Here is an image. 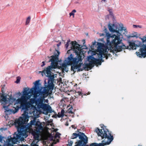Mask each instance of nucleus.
<instances>
[{
    "instance_id": "7ed1b4c3",
    "label": "nucleus",
    "mask_w": 146,
    "mask_h": 146,
    "mask_svg": "<svg viewBox=\"0 0 146 146\" xmlns=\"http://www.w3.org/2000/svg\"><path fill=\"white\" fill-rule=\"evenodd\" d=\"M35 88L36 89V88ZM38 92L37 91L36 92L35 91V88H31L30 90L29 89H25L23 92V95L20 98L17 99L16 101V103L20 104V107H18L16 108L15 109V111L14 113L17 112L19 108L21 109L22 110H24V112L25 111H26V112H27V110L29 108V106L27 101V100L31 97V96H27L29 94H32L33 95V97L35 98L34 99L36 100V99L38 96L36 94V93ZM32 99H31V100L33 102V103L35 102H33L32 101Z\"/></svg>"
},
{
    "instance_id": "9d476101",
    "label": "nucleus",
    "mask_w": 146,
    "mask_h": 146,
    "mask_svg": "<svg viewBox=\"0 0 146 146\" xmlns=\"http://www.w3.org/2000/svg\"><path fill=\"white\" fill-rule=\"evenodd\" d=\"M25 125L27 129H29V132L32 128V125L35 126V130L37 132L40 133L41 131L43 130V127L42 126L41 123L39 121H36V119L35 118L33 120H31L30 121V123L26 124Z\"/></svg>"
},
{
    "instance_id": "4468645a",
    "label": "nucleus",
    "mask_w": 146,
    "mask_h": 146,
    "mask_svg": "<svg viewBox=\"0 0 146 146\" xmlns=\"http://www.w3.org/2000/svg\"><path fill=\"white\" fill-rule=\"evenodd\" d=\"M140 52H136V55L139 57H146V45L143 46V47L140 49Z\"/></svg>"
},
{
    "instance_id": "e433bc0d",
    "label": "nucleus",
    "mask_w": 146,
    "mask_h": 146,
    "mask_svg": "<svg viewBox=\"0 0 146 146\" xmlns=\"http://www.w3.org/2000/svg\"><path fill=\"white\" fill-rule=\"evenodd\" d=\"M65 125H66V126H68V125H69V123H68V121H67L66 122L65 124Z\"/></svg>"
},
{
    "instance_id": "f704fd0d",
    "label": "nucleus",
    "mask_w": 146,
    "mask_h": 146,
    "mask_svg": "<svg viewBox=\"0 0 146 146\" xmlns=\"http://www.w3.org/2000/svg\"><path fill=\"white\" fill-rule=\"evenodd\" d=\"M58 117L60 118L61 117H62L63 116L61 115L60 114V113H58Z\"/></svg>"
},
{
    "instance_id": "49530a36",
    "label": "nucleus",
    "mask_w": 146,
    "mask_h": 146,
    "mask_svg": "<svg viewBox=\"0 0 146 146\" xmlns=\"http://www.w3.org/2000/svg\"><path fill=\"white\" fill-rule=\"evenodd\" d=\"M55 136H56V137L57 136V133H56V135H55Z\"/></svg>"
},
{
    "instance_id": "1a4fd4ad",
    "label": "nucleus",
    "mask_w": 146,
    "mask_h": 146,
    "mask_svg": "<svg viewBox=\"0 0 146 146\" xmlns=\"http://www.w3.org/2000/svg\"><path fill=\"white\" fill-rule=\"evenodd\" d=\"M48 96L46 95L41 98H37L36 100L32 99V100L33 102H35V103L38 109H41L43 110H47L50 113H51L52 112L51 107L49 106H48L46 104L43 103L44 98Z\"/></svg>"
},
{
    "instance_id": "ea45409f",
    "label": "nucleus",
    "mask_w": 146,
    "mask_h": 146,
    "mask_svg": "<svg viewBox=\"0 0 146 146\" xmlns=\"http://www.w3.org/2000/svg\"><path fill=\"white\" fill-rule=\"evenodd\" d=\"M2 137L0 135V142L2 141Z\"/></svg>"
},
{
    "instance_id": "79ce46f5",
    "label": "nucleus",
    "mask_w": 146,
    "mask_h": 146,
    "mask_svg": "<svg viewBox=\"0 0 146 146\" xmlns=\"http://www.w3.org/2000/svg\"><path fill=\"white\" fill-rule=\"evenodd\" d=\"M21 146H28L27 145L23 144Z\"/></svg>"
},
{
    "instance_id": "09e8293b",
    "label": "nucleus",
    "mask_w": 146,
    "mask_h": 146,
    "mask_svg": "<svg viewBox=\"0 0 146 146\" xmlns=\"http://www.w3.org/2000/svg\"><path fill=\"white\" fill-rule=\"evenodd\" d=\"M70 51V50H68V52Z\"/></svg>"
},
{
    "instance_id": "423d86ee",
    "label": "nucleus",
    "mask_w": 146,
    "mask_h": 146,
    "mask_svg": "<svg viewBox=\"0 0 146 146\" xmlns=\"http://www.w3.org/2000/svg\"><path fill=\"white\" fill-rule=\"evenodd\" d=\"M121 42L122 40L119 36L115 35L112 36L109 35L107 36V42L105 46L107 47V49L108 50L110 48L115 51H121L124 48V47H126Z\"/></svg>"
},
{
    "instance_id": "cd10ccee",
    "label": "nucleus",
    "mask_w": 146,
    "mask_h": 146,
    "mask_svg": "<svg viewBox=\"0 0 146 146\" xmlns=\"http://www.w3.org/2000/svg\"><path fill=\"white\" fill-rule=\"evenodd\" d=\"M76 11L74 9V10H73L69 14H70V16H72V15H73L74 16V13H76Z\"/></svg>"
},
{
    "instance_id": "c756f323",
    "label": "nucleus",
    "mask_w": 146,
    "mask_h": 146,
    "mask_svg": "<svg viewBox=\"0 0 146 146\" xmlns=\"http://www.w3.org/2000/svg\"><path fill=\"white\" fill-rule=\"evenodd\" d=\"M133 27L134 28H136L137 27H139V28H141L142 27L141 26L139 25H133Z\"/></svg>"
},
{
    "instance_id": "a211bd4d",
    "label": "nucleus",
    "mask_w": 146,
    "mask_h": 146,
    "mask_svg": "<svg viewBox=\"0 0 146 146\" xmlns=\"http://www.w3.org/2000/svg\"><path fill=\"white\" fill-rule=\"evenodd\" d=\"M94 63H90L89 64H85L84 66L83 67V68L82 69H83V70L87 68H91L94 66Z\"/></svg>"
},
{
    "instance_id": "f03ea898",
    "label": "nucleus",
    "mask_w": 146,
    "mask_h": 146,
    "mask_svg": "<svg viewBox=\"0 0 146 146\" xmlns=\"http://www.w3.org/2000/svg\"><path fill=\"white\" fill-rule=\"evenodd\" d=\"M60 54V52L56 49L54 53V55L52 56L49 62H51V64L44 69L42 71L40 72L42 73V76L45 75L48 77V79L47 85H45V88H47L48 92L50 93V95L52 93L53 89L54 75L51 74V71L53 69L56 68L57 66V62L58 60V56Z\"/></svg>"
},
{
    "instance_id": "f257e3e1",
    "label": "nucleus",
    "mask_w": 146,
    "mask_h": 146,
    "mask_svg": "<svg viewBox=\"0 0 146 146\" xmlns=\"http://www.w3.org/2000/svg\"><path fill=\"white\" fill-rule=\"evenodd\" d=\"M72 48L73 51L76 55V57L74 58V55L71 54L65 60L66 61L67 64L71 65V71L75 73L83 70V69H81V67L82 64V59L81 53L82 52V46L77 43L76 41H72Z\"/></svg>"
},
{
    "instance_id": "c9c22d12",
    "label": "nucleus",
    "mask_w": 146,
    "mask_h": 146,
    "mask_svg": "<svg viewBox=\"0 0 146 146\" xmlns=\"http://www.w3.org/2000/svg\"><path fill=\"white\" fill-rule=\"evenodd\" d=\"M42 64L41 65V66L42 67L45 65V62L44 61L42 62Z\"/></svg>"
},
{
    "instance_id": "4be33fe9",
    "label": "nucleus",
    "mask_w": 146,
    "mask_h": 146,
    "mask_svg": "<svg viewBox=\"0 0 146 146\" xmlns=\"http://www.w3.org/2000/svg\"><path fill=\"white\" fill-rule=\"evenodd\" d=\"M70 42V40L69 39L68 40L66 44L65 45V47L66 48H67L69 46V43H70V44H71V45H72V46H71V49L73 50V49H72V42L71 43Z\"/></svg>"
},
{
    "instance_id": "7c9ffc66",
    "label": "nucleus",
    "mask_w": 146,
    "mask_h": 146,
    "mask_svg": "<svg viewBox=\"0 0 146 146\" xmlns=\"http://www.w3.org/2000/svg\"><path fill=\"white\" fill-rule=\"evenodd\" d=\"M64 110H61V113H60V114L63 117L64 115Z\"/></svg>"
},
{
    "instance_id": "a19ab883",
    "label": "nucleus",
    "mask_w": 146,
    "mask_h": 146,
    "mask_svg": "<svg viewBox=\"0 0 146 146\" xmlns=\"http://www.w3.org/2000/svg\"><path fill=\"white\" fill-rule=\"evenodd\" d=\"M33 146H38V145L36 144H34L33 145Z\"/></svg>"
},
{
    "instance_id": "6e6552de",
    "label": "nucleus",
    "mask_w": 146,
    "mask_h": 146,
    "mask_svg": "<svg viewBox=\"0 0 146 146\" xmlns=\"http://www.w3.org/2000/svg\"><path fill=\"white\" fill-rule=\"evenodd\" d=\"M4 89L3 88H2L1 91L2 93H1L0 95L3 94L4 96L6 97L7 102V104H4L3 106V108L5 110V111L9 112V114H11L12 113L14 114L15 113H14L15 111V109L16 108L18 107H20V104L16 103L17 100H16L15 98H13L11 95L9 96V98H8L7 100L6 96H5L3 94V89Z\"/></svg>"
},
{
    "instance_id": "a878e982",
    "label": "nucleus",
    "mask_w": 146,
    "mask_h": 146,
    "mask_svg": "<svg viewBox=\"0 0 146 146\" xmlns=\"http://www.w3.org/2000/svg\"><path fill=\"white\" fill-rule=\"evenodd\" d=\"M73 108L71 106L67 110V112L68 113H71L72 114H74V112L72 111Z\"/></svg>"
},
{
    "instance_id": "72a5a7b5",
    "label": "nucleus",
    "mask_w": 146,
    "mask_h": 146,
    "mask_svg": "<svg viewBox=\"0 0 146 146\" xmlns=\"http://www.w3.org/2000/svg\"><path fill=\"white\" fill-rule=\"evenodd\" d=\"M107 50L108 49H107L106 50V52H105V53L106 54L107 56L108 57V56H110L111 54H108V51H107Z\"/></svg>"
},
{
    "instance_id": "8fccbe9b",
    "label": "nucleus",
    "mask_w": 146,
    "mask_h": 146,
    "mask_svg": "<svg viewBox=\"0 0 146 146\" xmlns=\"http://www.w3.org/2000/svg\"><path fill=\"white\" fill-rule=\"evenodd\" d=\"M85 42V41H84V44Z\"/></svg>"
},
{
    "instance_id": "dca6fc26",
    "label": "nucleus",
    "mask_w": 146,
    "mask_h": 146,
    "mask_svg": "<svg viewBox=\"0 0 146 146\" xmlns=\"http://www.w3.org/2000/svg\"><path fill=\"white\" fill-rule=\"evenodd\" d=\"M75 92L74 93V97H75V98H78L79 96H82V97H83V96L84 95H86L90 94V92H88L87 93H82L81 92L78 91L76 92L75 91Z\"/></svg>"
},
{
    "instance_id": "bb28decb",
    "label": "nucleus",
    "mask_w": 146,
    "mask_h": 146,
    "mask_svg": "<svg viewBox=\"0 0 146 146\" xmlns=\"http://www.w3.org/2000/svg\"><path fill=\"white\" fill-rule=\"evenodd\" d=\"M31 20V17L30 16L28 17L27 18L26 22V25H28L29 23Z\"/></svg>"
},
{
    "instance_id": "4c0bfd02",
    "label": "nucleus",
    "mask_w": 146,
    "mask_h": 146,
    "mask_svg": "<svg viewBox=\"0 0 146 146\" xmlns=\"http://www.w3.org/2000/svg\"><path fill=\"white\" fill-rule=\"evenodd\" d=\"M61 42H60L59 43L57 44V46L58 47H59L61 45Z\"/></svg>"
},
{
    "instance_id": "20e7f679",
    "label": "nucleus",
    "mask_w": 146,
    "mask_h": 146,
    "mask_svg": "<svg viewBox=\"0 0 146 146\" xmlns=\"http://www.w3.org/2000/svg\"><path fill=\"white\" fill-rule=\"evenodd\" d=\"M100 126L102 129H100L97 128L95 131L97 133L98 136H101L102 139L105 138V139L102 141L101 143H92L90 145V146H104L109 145L113 139V135L111 131L107 129L106 127L103 124H101Z\"/></svg>"
},
{
    "instance_id": "f3484780",
    "label": "nucleus",
    "mask_w": 146,
    "mask_h": 146,
    "mask_svg": "<svg viewBox=\"0 0 146 146\" xmlns=\"http://www.w3.org/2000/svg\"><path fill=\"white\" fill-rule=\"evenodd\" d=\"M126 47H124V49H130L131 48L132 49H135L136 48V46L134 42H129V46H125Z\"/></svg>"
},
{
    "instance_id": "2f4dec72",
    "label": "nucleus",
    "mask_w": 146,
    "mask_h": 146,
    "mask_svg": "<svg viewBox=\"0 0 146 146\" xmlns=\"http://www.w3.org/2000/svg\"><path fill=\"white\" fill-rule=\"evenodd\" d=\"M108 11L109 12L110 15L113 16V14L112 11V9H110L108 10Z\"/></svg>"
},
{
    "instance_id": "412c9836",
    "label": "nucleus",
    "mask_w": 146,
    "mask_h": 146,
    "mask_svg": "<svg viewBox=\"0 0 146 146\" xmlns=\"http://www.w3.org/2000/svg\"><path fill=\"white\" fill-rule=\"evenodd\" d=\"M96 58L92 56H90L88 58V60L89 62L94 63V64Z\"/></svg>"
},
{
    "instance_id": "c85d7f7f",
    "label": "nucleus",
    "mask_w": 146,
    "mask_h": 146,
    "mask_svg": "<svg viewBox=\"0 0 146 146\" xmlns=\"http://www.w3.org/2000/svg\"><path fill=\"white\" fill-rule=\"evenodd\" d=\"M21 78L20 77H18L17 78V80L15 82L17 83H18L20 81Z\"/></svg>"
},
{
    "instance_id": "aec40b11",
    "label": "nucleus",
    "mask_w": 146,
    "mask_h": 146,
    "mask_svg": "<svg viewBox=\"0 0 146 146\" xmlns=\"http://www.w3.org/2000/svg\"><path fill=\"white\" fill-rule=\"evenodd\" d=\"M40 133L37 132L36 131L33 133V135L35 139L38 140L39 137V133Z\"/></svg>"
},
{
    "instance_id": "39448f33",
    "label": "nucleus",
    "mask_w": 146,
    "mask_h": 146,
    "mask_svg": "<svg viewBox=\"0 0 146 146\" xmlns=\"http://www.w3.org/2000/svg\"><path fill=\"white\" fill-rule=\"evenodd\" d=\"M28 113L25 111L22 114V117H20L18 119L15 120V125L17 128L18 133L16 134V138L18 141L21 138V136H27L26 133L29 132L25 125L26 119L29 118Z\"/></svg>"
},
{
    "instance_id": "473e14b6",
    "label": "nucleus",
    "mask_w": 146,
    "mask_h": 146,
    "mask_svg": "<svg viewBox=\"0 0 146 146\" xmlns=\"http://www.w3.org/2000/svg\"><path fill=\"white\" fill-rule=\"evenodd\" d=\"M7 142L8 144H9L11 142H12L11 138L10 139H8L7 140Z\"/></svg>"
},
{
    "instance_id": "a18cd8bd",
    "label": "nucleus",
    "mask_w": 146,
    "mask_h": 146,
    "mask_svg": "<svg viewBox=\"0 0 146 146\" xmlns=\"http://www.w3.org/2000/svg\"><path fill=\"white\" fill-rule=\"evenodd\" d=\"M135 36H129V37H134Z\"/></svg>"
},
{
    "instance_id": "6ab92c4d",
    "label": "nucleus",
    "mask_w": 146,
    "mask_h": 146,
    "mask_svg": "<svg viewBox=\"0 0 146 146\" xmlns=\"http://www.w3.org/2000/svg\"><path fill=\"white\" fill-rule=\"evenodd\" d=\"M67 65H68L67 64L66 61L64 60V61L63 63L61 65V69L64 70H66Z\"/></svg>"
},
{
    "instance_id": "37998d69",
    "label": "nucleus",
    "mask_w": 146,
    "mask_h": 146,
    "mask_svg": "<svg viewBox=\"0 0 146 146\" xmlns=\"http://www.w3.org/2000/svg\"><path fill=\"white\" fill-rule=\"evenodd\" d=\"M72 143H73V142H72V141H71L70 142V145H72Z\"/></svg>"
},
{
    "instance_id": "5701e85b",
    "label": "nucleus",
    "mask_w": 146,
    "mask_h": 146,
    "mask_svg": "<svg viewBox=\"0 0 146 146\" xmlns=\"http://www.w3.org/2000/svg\"><path fill=\"white\" fill-rule=\"evenodd\" d=\"M11 140L12 143L13 144H15L16 143V142L18 141L16 137L15 136H14L13 138H11Z\"/></svg>"
},
{
    "instance_id": "f8f14e48",
    "label": "nucleus",
    "mask_w": 146,
    "mask_h": 146,
    "mask_svg": "<svg viewBox=\"0 0 146 146\" xmlns=\"http://www.w3.org/2000/svg\"><path fill=\"white\" fill-rule=\"evenodd\" d=\"M39 80L36 81L34 83V87L32 88H36L35 89V91L38 92L36 93V94L38 96H39L38 98H41L46 95L48 96V95H50V93L48 92L47 88H45V86L43 88L42 91L38 90L37 86L39 84Z\"/></svg>"
},
{
    "instance_id": "b1692460",
    "label": "nucleus",
    "mask_w": 146,
    "mask_h": 146,
    "mask_svg": "<svg viewBox=\"0 0 146 146\" xmlns=\"http://www.w3.org/2000/svg\"><path fill=\"white\" fill-rule=\"evenodd\" d=\"M143 44L141 46V47H143V46L144 45H146V37H145L144 39L143 38H141Z\"/></svg>"
},
{
    "instance_id": "0eeeda50",
    "label": "nucleus",
    "mask_w": 146,
    "mask_h": 146,
    "mask_svg": "<svg viewBox=\"0 0 146 146\" xmlns=\"http://www.w3.org/2000/svg\"><path fill=\"white\" fill-rule=\"evenodd\" d=\"M92 46H94L97 45L98 46L97 51L99 53L97 54L99 59H95L94 64L96 65H101L102 62H104V60L103 59V58H105L106 59L108 58V57L105 53L106 52L107 50V47L105 46V45L103 43L94 42H92Z\"/></svg>"
},
{
    "instance_id": "58836bf2",
    "label": "nucleus",
    "mask_w": 146,
    "mask_h": 146,
    "mask_svg": "<svg viewBox=\"0 0 146 146\" xmlns=\"http://www.w3.org/2000/svg\"><path fill=\"white\" fill-rule=\"evenodd\" d=\"M71 127L73 128H74L75 129L76 128V127H75V126L74 125H72L71 126Z\"/></svg>"
},
{
    "instance_id": "c03bdc74",
    "label": "nucleus",
    "mask_w": 146,
    "mask_h": 146,
    "mask_svg": "<svg viewBox=\"0 0 146 146\" xmlns=\"http://www.w3.org/2000/svg\"><path fill=\"white\" fill-rule=\"evenodd\" d=\"M102 1H103L104 2H105L106 1V0H102Z\"/></svg>"
},
{
    "instance_id": "ddd939ff",
    "label": "nucleus",
    "mask_w": 146,
    "mask_h": 146,
    "mask_svg": "<svg viewBox=\"0 0 146 146\" xmlns=\"http://www.w3.org/2000/svg\"><path fill=\"white\" fill-rule=\"evenodd\" d=\"M108 28L110 31L113 32H115L119 33L120 31L123 30L124 27H121L119 24H113L112 26L109 24Z\"/></svg>"
},
{
    "instance_id": "393cba45",
    "label": "nucleus",
    "mask_w": 146,
    "mask_h": 146,
    "mask_svg": "<svg viewBox=\"0 0 146 146\" xmlns=\"http://www.w3.org/2000/svg\"><path fill=\"white\" fill-rule=\"evenodd\" d=\"M84 139L85 140L87 139V142H86V143L85 144H83L84 143H82V145H81L80 146H90V145H86V144L88 143V138L86 136V137H84ZM75 146H76V145H75Z\"/></svg>"
},
{
    "instance_id": "de8ad7c7",
    "label": "nucleus",
    "mask_w": 146,
    "mask_h": 146,
    "mask_svg": "<svg viewBox=\"0 0 146 146\" xmlns=\"http://www.w3.org/2000/svg\"><path fill=\"white\" fill-rule=\"evenodd\" d=\"M44 82L45 83V84H46V82L45 81H44Z\"/></svg>"
},
{
    "instance_id": "2eb2a0df",
    "label": "nucleus",
    "mask_w": 146,
    "mask_h": 146,
    "mask_svg": "<svg viewBox=\"0 0 146 146\" xmlns=\"http://www.w3.org/2000/svg\"><path fill=\"white\" fill-rule=\"evenodd\" d=\"M7 101L6 100V97L3 96V94L0 95V104L1 105L3 106L4 104H7Z\"/></svg>"
},
{
    "instance_id": "9b49d317",
    "label": "nucleus",
    "mask_w": 146,
    "mask_h": 146,
    "mask_svg": "<svg viewBox=\"0 0 146 146\" xmlns=\"http://www.w3.org/2000/svg\"><path fill=\"white\" fill-rule=\"evenodd\" d=\"M78 133H73L72 134L71 137V138L74 139L78 137L80 140L76 143L77 144L75 145L76 146H80L82 145V143H84V144H85L87 142V139L85 140L84 139L85 137H86V136L83 132H81L78 131Z\"/></svg>"
}]
</instances>
